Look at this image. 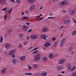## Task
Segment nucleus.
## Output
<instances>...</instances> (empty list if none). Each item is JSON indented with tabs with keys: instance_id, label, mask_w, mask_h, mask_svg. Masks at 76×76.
I'll return each mask as SVG.
<instances>
[{
	"instance_id": "f257e3e1",
	"label": "nucleus",
	"mask_w": 76,
	"mask_h": 76,
	"mask_svg": "<svg viewBox=\"0 0 76 76\" xmlns=\"http://www.w3.org/2000/svg\"><path fill=\"white\" fill-rule=\"evenodd\" d=\"M40 58L41 54L39 53L35 56L34 59V60L35 61H39Z\"/></svg>"
},
{
	"instance_id": "f03ea898",
	"label": "nucleus",
	"mask_w": 76,
	"mask_h": 76,
	"mask_svg": "<svg viewBox=\"0 0 76 76\" xmlns=\"http://www.w3.org/2000/svg\"><path fill=\"white\" fill-rule=\"evenodd\" d=\"M35 10V7L34 5H31L29 8V10L31 12H33Z\"/></svg>"
},
{
	"instance_id": "7ed1b4c3",
	"label": "nucleus",
	"mask_w": 76,
	"mask_h": 76,
	"mask_svg": "<svg viewBox=\"0 0 76 76\" xmlns=\"http://www.w3.org/2000/svg\"><path fill=\"white\" fill-rule=\"evenodd\" d=\"M29 29V27L28 26H23V30L25 32H26Z\"/></svg>"
},
{
	"instance_id": "20e7f679",
	"label": "nucleus",
	"mask_w": 76,
	"mask_h": 76,
	"mask_svg": "<svg viewBox=\"0 0 76 76\" xmlns=\"http://www.w3.org/2000/svg\"><path fill=\"white\" fill-rule=\"evenodd\" d=\"M65 62V59L64 58L61 59L59 60L58 63L59 64H63Z\"/></svg>"
},
{
	"instance_id": "39448f33",
	"label": "nucleus",
	"mask_w": 76,
	"mask_h": 76,
	"mask_svg": "<svg viewBox=\"0 0 76 76\" xmlns=\"http://www.w3.org/2000/svg\"><path fill=\"white\" fill-rule=\"evenodd\" d=\"M67 1H64L61 2L60 3V4L61 6H64V5H66L67 4Z\"/></svg>"
},
{
	"instance_id": "423d86ee",
	"label": "nucleus",
	"mask_w": 76,
	"mask_h": 76,
	"mask_svg": "<svg viewBox=\"0 0 76 76\" xmlns=\"http://www.w3.org/2000/svg\"><path fill=\"white\" fill-rule=\"evenodd\" d=\"M7 71V68H3L1 71V73L2 74H4Z\"/></svg>"
},
{
	"instance_id": "0eeeda50",
	"label": "nucleus",
	"mask_w": 76,
	"mask_h": 76,
	"mask_svg": "<svg viewBox=\"0 0 76 76\" xmlns=\"http://www.w3.org/2000/svg\"><path fill=\"white\" fill-rule=\"evenodd\" d=\"M11 47V45L10 43H7L5 45V48L6 49H9Z\"/></svg>"
},
{
	"instance_id": "6e6552de",
	"label": "nucleus",
	"mask_w": 76,
	"mask_h": 76,
	"mask_svg": "<svg viewBox=\"0 0 76 76\" xmlns=\"http://www.w3.org/2000/svg\"><path fill=\"white\" fill-rule=\"evenodd\" d=\"M16 52V50H11L10 52L9 53V55L10 56H11V55H12L13 54H15V53Z\"/></svg>"
},
{
	"instance_id": "1a4fd4ad",
	"label": "nucleus",
	"mask_w": 76,
	"mask_h": 76,
	"mask_svg": "<svg viewBox=\"0 0 76 76\" xmlns=\"http://www.w3.org/2000/svg\"><path fill=\"white\" fill-rule=\"evenodd\" d=\"M37 35H34L30 36V38L33 39H36L37 38Z\"/></svg>"
},
{
	"instance_id": "9d476101",
	"label": "nucleus",
	"mask_w": 76,
	"mask_h": 76,
	"mask_svg": "<svg viewBox=\"0 0 76 76\" xmlns=\"http://www.w3.org/2000/svg\"><path fill=\"white\" fill-rule=\"evenodd\" d=\"M70 22V20H65L64 22V24H65V25H67V24H69Z\"/></svg>"
},
{
	"instance_id": "9b49d317",
	"label": "nucleus",
	"mask_w": 76,
	"mask_h": 76,
	"mask_svg": "<svg viewBox=\"0 0 76 76\" xmlns=\"http://www.w3.org/2000/svg\"><path fill=\"white\" fill-rule=\"evenodd\" d=\"M40 37L42 39H44V40H46V39H47L46 38H47V36H46V35H45V34H42L40 36Z\"/></svg>"
},
{
	"instance_id": "f8f14e48",
	"label": "nucleus",
	"mask_w": 76,
	"mask_h": 76,
	"mask_svg": "<svg viewBox=\"0 0 76 76\" xmlns=\"http://www.w3.org/2000/svg\"><path fill=\"white\" fill-rule=\"evenodd\" d=\"M44 45L46 47H48L50 46V45H51V44L49 42H47Z\"/></svg>"
},
{
	"instance_id": "ddd939ff",
	"label": "nucleus",
	"mask_w": 76,
	"mask_h": 76,
	"mask_svg": "<svg viewBox=\"0 0 76 76\" xmlns=\"http://www.w3.org/2000/svg\"><path fill=\"white\" fill-rule=\"evenodd\" d=\"M23 33H20L19 35V37L20 38V40H22V37H23Z\"/></svg>"
},
{
	"instance_id": "4468645a",
	"label": "nucleus",
	"mask_w": 76,
	"mask_h": 76,
	"mask_svg": "<svg viewBox=\"0 0 76 76\" xmlns=\"http://www.w3.org/2000/svg\"><path fill=\"white\" fill-rule=\"evenodd\" d=\"M12 61L14 65H16V63H17V60L15 59H12Z\"/></svg>"
},
{
	"instance_id": "2eb2a0df",
	"label": "nucleus",
	"mask_w": 76,
	"mask_h": 76,
	"mask_svg": "<svg viewBox=\"0 0 76 76\" xmlns=\"http://www.w3.org/2000/svg\"><path fill=\"white\" fill-rule=\"evenodd\" d=\"M47 30H48L47 28H42V31L43 32H45L47 31Z\"/></svg>"
},
{
	"instance_id": "dca6fc26",
	"label": "nucleus",
	"mask_w": 76,
	"mask_h": 76,
	"mask_svg": "<svg viewBox=\"0 0 76 76\" xmlns=\"http://www.w3.org/2000/svg\"><path fill=\"white\" fill-rule=\"evenodd\" d=\"M49 57L50 59H52L54 57V55L52 53H50L49 55Z\"/></svg>"
},
{
	"instance_id": "f3484780",
	"label": "nucleus",
	"mask_w": 76,
	"mask_h": 76,
	"mask_svg": "<svg viewBox=\"0 0 76 76\" xmlns=\"http://www.w3.org/2000/svg\"><path fill=\"white\" fill-rule=\"evenodd\" d=\"M25 59V56H23L20 57V60L21 61H23V60H24V59Z\"/></svg>"
},
{
	"instance_id": "a211bd4d",
	"label": "nucleus",
	"mask_w": 76,
	"mask_h": 76,
	"mask_svg": "<svg viewBox=\"0 0 76 76\" xmlns=\"http://www.w3.org/2000/svg\"><path fill=\"white\" fill-rule=\"evenodd\" d=\"M40 75L42 76H45L47 75V73L46 72H43L41 73Z\"/></svg>"
},
{
	"instance_id": "6ab92c4d",
	"label": "nucleus",
	"mask_w": 76,
	"mask_h": 76,
	"mask_svg": "<svg viewBox=\"0 0 76 76\" xmlns=\"http://www.w3.org/2000/svg\"><path fill=\"white\" fill-rule=\"evenodd\" d=\"M36 0H28V2L30 3H34Z\"/></svg>"
},
{
	"instance_id": "aec40b11",
	"label": "nucleus",
	"mask_w": 76,
	"mask_h": 76,
	"mask_svg": "<svg viewBox=\"0 0 76 76\" xmlns=\"http://www.w3.org/2000/svg\"><path fill=\"white\" fill-rule=\"evenodd\" d=\"M76 67L75 66H74L73 68H71V69L70 70L71 72H73V71H74V70H75V69H76Z\"/></svg>"
},
{
	"instance_id": "412c9836",
	"label": "nucleus",
	"mask_w": 76,
	"mask_h": 76,
	"mask_svg": "<svg viewBox=\"0 0 76 76\" xmlns=\"http://www.w3.org/2000/svg\"><path fill=\"white\" fill-rule=\"evenodd\" d=\"M75 13V11L74 10H71L70 11V14L73 15V14H74Z\"/></svg>"
},
{
	"instance_id": "4be33fe9",
	"label": "nucleus",
	"mask_w": 76,
	"mask_h": 76,
	"mask_svg": "<svg viewBox=\"0 0 76 76\" xmlns=\"http://www.w3.org/2000/svg\"><path fill=\"white\" fill-rule=\"evenodd\" d=\"M47 57H43L42 60L43 61H47Z\"/></svg>"
},
{
	"instance_id": "5701e85b",
	"label": "nucleus",
	"mask_w": 76,
	"mask_h": 76,
	"mask_svg": "<svg viewBox=\"0 0 76 76\" xmlns=\"http://www.w3.org/2000/svg\"><path fill=\"white\" fill-rule=\"evenodd\" d=\"M28 44V41H25L23 45L24 46H25L26 45H27Z\"/></svg>"
},
{
	"instance_id": "b1692460",
	"label": "nucleus",
	"mask_w": 76,
	"mask_h": 76,
	"mask_svg": "<svg viewBox=\"0 0 76 76\" xmlns=\"http://www.w3.org/2000/svg\"><path fill=\"white\" fill-rule=\"evenodd\" d=\"M38 67V65L37 64H34L33 65V68H37Z\"/></svg>"
},
{
	"instance_id": "393cba45",
	"label": "nucleus",
	"mask_w": 76,
	"mask_h": 76,
	"mask_svg": "<svg viewBox=\"0 0 76 76\" xmlns=\"http://www.w3.org/2000/svg\"><path fill=\"white\" fill-rule=\"evenodd\" d=\"M72 75L73 76H76V72H73L72 73Z\"/></svg>"
},
{
	"instance_id": "a878e982",
	"label": "nucleus",
	"mask_w": 76,
	"mask_h": 76,
	"mask_svg": "<svg viewBox=\"0 0 76 76\" xmlns=\"http://www.w3.org/2000/svg\"><path fill=\"white\" fill-rule=\"evenodd\" d=\"M76 34V31L75 30L73 31L72 33V35H75Z\"/></svg>"
},
{
	"instance_id": "bb28decb",
	"label": "nucleus",
	"mask_w": 76,
	"mask_h": 76,
	"mask_svg": "<svg viewBox=\"0 0 76 76\" xmlns=\"http://www.w3.org/2000/svg\"><path fill=\"white\" fill-rule=\"evenodd\" d=\"M67 68L68 70H70L71 68V66L70 65H68L67 66Z\"/></svg>"
},
{
	"instance_id": "cd10ccee",
	"label": "nucleus",
	"mask_w": 76,
	"mask_h": 76,
	"mask_svg": "<svg viewBox=\"0 0 76 76\" xmlns=\"http://www.w3.org/2000/svg\"><path fill=\"white\" fill-rule=\"evenodd\" d=\"M16 3L17 4H20L21 3V0H16Z\"/></svg>"
},
{
	"instance_id": "c85d7f7f",
	"label": "nucleus",
	"mask_w": 76,
	"mask_h": 76,
	"mask_svg": "<svg viewBox=\"0 0 76 76\" xmlns=\"http://www.w3.org/2000/svg\"><path fill=\"white\" fill-rule=\"evenodd\" d=\"M7 15H5L4 16V20H6L7 19Z\"/></svg>"
},
{
	"instance_id": "c756f323",
	"label": "nucleus",
	"mask_w": 76,
	"mask_h": 76,
	"mask_svg": "<svg viewBox=\"0 0 76 76\" xmlns=\"http://www.w3.org/2000/svg\"><path fill=\"white\" fill-rule=\"evenodd\" d=\"M48 19H55V17H48L47 18Z\"/></svg>"
},
{
	"instance_id": "7c9ffc66",
	"label": "nucleus",
	"mask_w": 76,
	"mask_h": 76,
	"mask_svg": "<svg viewBox=\"0 0 76 76\" xmlns=\"http://www.w3.org/2000/svg\"><path fill=\"white\" fill-rule=\"evenodd\" d=\"M62 69H63V67L62 66H59L58 67V70H61Z\"/></svg>"
},
{
	"instance_id": "2f4dec72",
	"label": "nucleus",
	"mask_w": 76,
	"mask_h": 76,
	"mask_svg": "<svg viewBox=\"0 0 76 76\" xmlns=\"http://www.w3.org/2000/svg\"><path fill=\"white\" fill-rule=\"evenodd\" d=\"M37 53H38V50H36L34 51L33 53H32V54H36Z\"/></svg>"
},
{
	"instance_id": "473e14b6",
	"label": "nucleus",
	"mask_w": 76,
	"mask_h": 76,
	"mask_svg": "<svg viewBox=\"0 0 76 76\" xmlns=\"http://www.w3.org/2000/svg\"><path fill=\"white\" fill-rule=\"evenodd\" d=\"M42 16V14H40L39 16H37L36 17V18H40L41 16Z\"/></svg>"
},
{
	"instance_id": "72a5a7b5",
	"label": "nucleus",
	"mask_w": 76,
	"mask_h": 76,
	"mask_svg": "<svg viewBox=\"0 0 76 76\" xmlns=\"http://www.w3.org/2000/svg\"><path fill=\"white\" fill-rule=\"evenodd\" d=\"M18 47H19V48H22V43H20L19 44Z\"/></svg>"
},
{
	"instance_id": "f704fd0d",
	"label": "nucleus",
	"mask_w": 76,
	"mask_h": 76,
	"mask_svg": "<svg viewBox=\"0 0 76 76\" xmlns=\"http://www.w3.org/2000/svg\"><path fill=\"white\" fill-rule=\"evenodd\" d=\"M57 42H55L54 44V47H56V46H57Z\"/></svg>"
},
{
	"instance_id": "c9c22d12",
	"label": "nucleus",
	"mask_w": 76,
	"mask_h": 76,
	"mask_svg": "<svg viewBox=\"0 0 76 76\" xmlns=\"http://www.w3.org/2000/svg\"><path fill=\"white\" fill-rule=\"evenodd\" d=\"M3 36H1V38L0 39V42H2V41H3Z\"/></svg>"
},
{
	"instance_id": "e433bc0d",
	"label": "nucleus",
	"mask_w": 76,
	"mask_h": 76,
	"mask_svg": "<svg viewBox=\"0 0 76 76\" xmlns=\"http://www.w3.org/2000/svg\"><path fill=\"white\" fill-rule=\"evenodd\" d=\"M23 20H25V19H29V18L27 17L24 16L23 17Z\"/></svg>"
},
{
	"instance_id": "4c0bfd02",
	"label": "nucleus",
	"mask_w": 76,
	"mask_h": 76,
	"mask_svg": "<svg viewBox=\"0 0 76 76\" xmlns=\"http://www.w3.org/2000/svg\"><path fill=\"white\" fill-rule=\"evenodd\" d=\"M32 75V73H25V75Z\"/></svg>"
},
{
	"instance_id": "58836bf2",
	"label": "nucleus",
	"mask_w": 76,
	"mask_h": 76,
	"mask_svg": "<svg viewBox=\"0 0 76 76\" xmlns=\"http://www.w3.org/2000/svg\"><path fill=\"white\" fill-rule=\"evenodd\" d=\"M44 18V17H42L39 18V19L37 20V21H39V20H42Z\"/></svg>"
},
{
	"instance_id": "ea45409f",
	"label": "nucleus",
	"mask_w": 76,
	"mask_h": 76,
	"mask_svg": "<svg viewBox=\"0 0 76 76\" xmlns=\"http://www.w3.org/2000/svg\"><path fill=\"white\" fill-rule=\"evenodd\" d=\"M66 39H63L61 41V42H64V43H65L66 42Z\"/></svg>"
},
{
	"instance_id": "a19ab883",
	"label": "nucleus",
	"mask_w": 76,
	"mask_h": 76,
	"mask_svg": "<svg viewBox=\"0 0 76 76\" xmlns=\"http://www.w3.org/2000/svg\"><path fill=\"white\" fill-rule=\"evenodd\" d=\"M28 67L29 69V70H31V69H32V67H31V66H29V64H28Z\"/></svg>"
},
{
	"instance_id": "79ce46f5",
	"label": "nucleus",
	"mask_w": 76,
	"mask_h": 76,
	"mask_svg": "<svg viewBox=\"0 0 76 76\" xmlns=\"http://www.w3.org/2000/svg\"><path fill=\"white\" fill-rule=\"evenodd\" d=\"M12 8H11L9 11V13H10L11 12H12Z\"/></svg>"
},
{
	"instance_id": "37998d69",
	"label": "nucleus",
	"mask_w": 76,
	"mask_h": 76,
	"mask_svg": "<svg viewBox=\"0 0 76 76\" xmlns=\"http://www.w3.org/2000/svg\"><path fill=\"white\" fill-rule=\"evenodd\" d=\"M7 10V8L6 7L4 8L2 10V11H6V10Z\"/></svg>"
},
{
	"instance_id": "c03bdc74",
	"label": "nucleus",
	"mask_w": 76,
	"mask_h": 76,
	"mask_svg": "<svg viewBox=\"0 0 76 76\" xmlns=\"http://www.w3.org/2000/svg\"><path fill=\"white\" fill-rule=\"evenodd\" d=\"M64 43L61 41V46H63V45H64Z\"/></svg>"
},
{
	"instance_id": "a18cd8bd",
	"label": "nucleus",
	"mask_w": 76,
	"mask_h": 76,
	"mask_svg": "<svg viewBox=\"0 0 76 76\" xmlns=\"http://www.w3.org/2000/svg\"><path fill=\"white\" fill-rule=\"evenodd\" d=\"M56 39H57L56 38H52V40L53 41H55V40H56Z\"/></svg>"
},
{
	"instance_id": "49530a36",
	"label": "nucleus",
	"mask_w": 76,
	"mask_h": 76,
	"mask_svg": "<svg viewBox=\"0 0 76 76\" xmlns=\"http://www.w3.org/2000/svg\"><path fill=\"white\" fill-rule=\"evenodd\" d=\"M7 10L5 11V15H7Z\"/></svg>"
},
{
	"instance_id": "de8ad7c7",
	"label": "nucleus",
	"mask_w": 76,
	"mask_h": 76,
	"mask_svg": "<svg viewBox=\"0 0 76 76\" xmlns=\"http://www.w3.org/2000/svg\"><path fill=\"white\" fill-rule=\"evenodd\" d=\"M32 31V29H30L28 31V32H31Z\"/></svg>"
},
{
	"instance_id": "09e8293b",
	"label": "nucleus",
	"mask_w": 76,
	"mask_h": 76,
	"mask_svg": "<svg viewBox=\"0 0 76 76\" xmlns=\"http://www.w3.org/2000/svg\"><path fill=\"white\" fill-rule=\"evenodd\" d=\"M32 48H33V47H30L29 48H28V50H31V49H32Z\"/></svg>"
},
{
	"instance_id": "8fccbe9b",
	"label": "nucleus",
	"mask_w": 76,
	"mask_h": 76,
	"mask_svg": "<svg viewBox=\"0 0 76 76\" xmlns=\"http://www.w3.org/2000/svg\"><path fill=\"white\" fill-rule=\"evenodd\" d=\"M26 24L28 26L30 25V23L29 22H27L26 23Z\"/></svg>"
},
{
	"instance_id": "3c124183",
	"label": "nucleus",
	"mask_w": 76,
	"mask_h": 76,
	"mask_svg": "<svg viewBox=\"0 0 76 76\" xmlns=\"http://www.w3.org/2000/svg\"><path fill=\"white\" fill-rule=\"evenodd\" d=\"M12 31V30H9L8 31V32H11Z\"/></svg>"
},
{
	"instance_id": "603ef678",
	"label": "nucleus",
	"mask_w": 76,
	"mask_h": 76,
	"mask_svg": "<svg viewBox=\"0 0 76 76\" xmlns=\"http://www.w3.org/2000/svg\"><path fill=\"white\" fill-rule=\"evenodd\" d=\"M10 1L11 2H13V3H16L15 0H11Z\"/></svg>"
},
{
	"instance_id": "864d4df0",
	"label": "nucleus",
	"mask_w": 76,
	"mask_h": 76,
	"mask_svg": "<svg viewBox=\"0 0 76 76\" xmlns=\"http://www.w3.org/2000/svg\"><path fill=\"white\" fill-rule=\"evenodd\" d=\"M5 0H3V2L4 3V4H6V2H5Z\"/></svg>"
},
{
	"instance_id": "5fc2aeb1",
	"label": "nucleus",
	"mask_w": 76,
	"mask_h": 76,
	"mask_svg": "<svg viewBox=\"0 0 76 76\" xmlns=\"http://www.w3.org/2000/svg\"><path fill=\"white\" fill-rule=\"evenodd\" d=\"M41 75V74H40L39 73H38L37 74H36L35 75V76H40Z\"/></svg>"
},
{
	"instance_id": "6e6d98bb",
	"label": "nucleus",
	"mask_w": 76,
	"mask_h": 76,
	"mask_svg": "<svg viewBox=\"0 0 76 76\" xmlns=\"http://www.w3.org/2000/svg\"><path fill=\"white\" fill-rule=\"evenodd\" d=\"M64 26H61V27L59 28L60 29H61L62 28H63Z\"/></svg>"
},
{
	"instance_id": "4d7b16f0",
	"label": "nucleus",
	"mask_w": 76,
	"mask_h": 76,
	"mask_svg": "<svg viewBox=\"0 0 76 76\" xmlns=\"http://www.w3.org/2000/svg\"><path fill=\"white\" fill-rule=\"evenodd\" d=\"M12 57L13 58H15V54L12 55Z\"/></svg>"
},
{
	"instance_id": "13d9d810",
	"label": "nucleus",
	"mask_w": 76,
	"mask_h": 76,
	"mask_svg": "<svg viewBox=\"0 0 76 76\" xmlns=\"http://www.w3.org/2000/svg\"><path fill=\"white\" fill-rule=\"evenodd\" d=\"M72 48H69V51H70L72 50Z\"/></svg>"
},
{
	"instance_id": "bf43d9fd",
	"label": "nucleus",
	"mask_w": 76,
	"mask_h": 76,
	"mask_svg": "<svg viewBox=\"0 0 76 76\" xmlns=\"http://www.w3.org/2000/svg\"><path fill=\"white\" fill-rule=\"evenodd\" d=\"M38 49V48H36L34 49V51H35V50Z\"/></svg>"
},
{
	"instance_id": "052dcab7",
	"label": "nucleus",
	"mask_w": 76,
	"mask_h": 76,
	"mask_svg": "<svg viewBox=\"0 0 76 76\" xmlns=\"http://www.w3.org/2000/svg\"><path fill=\"white\" fill-rule=\"evenodd\" d=\"M21 14L22 15H23L25 14V13L24 12H21Z\"/></svg>"
},
{
	"instance_id": "680f3d73",
	"label": "nucleus",
	"mask_w": 76,
	"mask_h": 76,
	"mask_svg": "<svg viewBox=\"0 0 76 76\" xmlns=\"http://www.w3.org/2000/svg\"><path fill=\"white\" fill-rule=\"evenodd\" d=\"M61 73H62V74H64V71H61L60 72Z\"/></svg>"
},
{
	"instance_id": "e2e57ef3",
	"label": "nucleus",
	"mask_w": 76,
	"mask_h": 76,
	"mask_svg": "<svg viewBox=\"0 0 76 76\" xmlns=\"http://www.w3.org/2000/svg\"><path fill=\"white\" fill-rule=\"evenodd\" d=\"M42 8H43V7H42V6H41V7H40V9H39V10H42Z\"/></svg>"
},
{
	"instance_id": "0e129e2a",
	"label": "nucleus",
	"mask_w": 76,
	"mask_h": 76,
	"mask_svg": "<svg viewBox=\"0 0 76 76\" xmlns=\"http://www.w3.org/2000/svg\"><path fill=\"white\" fill-rule=\"evenodd\" d=\"M73 21H74L75 23L76 24V21L75 20V19H73Z\"/></svg>"
},
{
	"instance_id": "69168bd1",
	"label": "nucleus",
	"mask_w": 76,
	"mask_h": 76,
	"mask_svg": "<svg viewBox=\"0 0 76 76\" xmlns=\"http://www.w3.org/2000/svg\"><path fill=\"white\" fill-rule=\"evenodd\" d=\"M29 38L30 37L29 36L27 38V40H28V39H29Z\"/></svg>"
},
{
	"instance_id": "338daca9",
	"label": "nucleus",
	"mask_w": 76,
	"mask_h": 76,
	"mask_svg": "<svg viewBox=\"0 0 76 76\" xmlns=\"http://www.w3.org/2000/svg\"><path fill=\"white\" fill-rule=\"evenodd\" d=\"M52 15H53V13H50V16H52Z\"/></svg>"
},
{
	"instance_id": "774afa93",
	"label": "nucleus",
	"mask_w": 76,
	"mask_h": 76,
	"mask_svg": "<svg viewBox=\"0 0 76 76\" xmlns=\"http://www.w3.org/2000/svg\"><path fill=\"white\" fill-rule=\"evenodd\" d=\"M58 56V55H55V57H57Z\"/></svg>"
}]
</instances>
